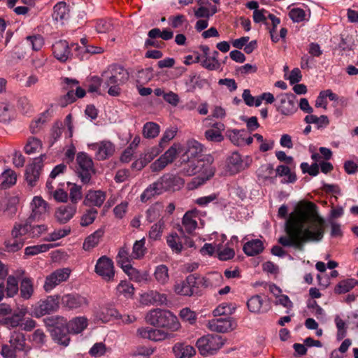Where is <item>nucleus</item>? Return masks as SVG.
<instances>
[{
	"instance_id": "obj_43",
	"label": "nucleus",
	"mask_w": 358,
	"mask_h": 358,
	"mask_svg": "<svg viewBox=\"0 0 358 358\" xmlns=\"http://www.w3.org/2000/svg\"><path fill=\"white\" fill-rule=\"evenodd\" d=\"M276 176L285 178L282 181V183H293L296 180V176L291 171L289 167L285 165H279L275 169Z\"/></svg>"
},
{
	"instance_id": "obj_13",
	"label": "nucleus",
	"mask_w": 358,
	"mask_h": 358,
	"mask_svg": "<svg viewBox=\"0 0 358 358\" xmlns=\"http://www.w3.org/2000/svg\"><path fill=\"white\" fill-rule=\"evenodd\" d=\"M45 159H46V155H41L38 157L35 158L31 164L27 166L25 179L31 187L35 186L36 181L39 179L43 166V162Z\"/></svg>"
},
{
	"instance_id": "obj_50",
	"label": "nucleus",
	"mask_w": 358,
	"mask_h": 358,
	"mask_svg": "<svg viewBox=\"0 0 358 358\" xmlns=\"http://www.w3.org/2000/svg\"><path fill=\"white\" fill-rule=\"evenodd\" d=\"M305 122L308 124H315L318 129L324 128L328 126L329 121L327 115L317 117L314 115H308L305 117Z\"/></svg>"
},
{
	"instance_id": "obj_54",
	"label": "nucleus",
	"mask_w": 358,
	"mask_h": 358,
	"mask_svg": "<svg viewBox=\"0 0 358 358\" xmlns=\"http://www.w3.org/2000/svg\"><path fill=\"white\" fill-rule=\"evenodd\" d=\"M236 309V305L231 303L224 302L220 304L214 310V316L229 315H231Z\"/></svg>"
},
{
	"instance_id": "obj_30",
	"label": "nucleus",
	"mask_w": 358,
	"mask_h": 358,
	"mask_svg": "<svg viewBox=\"0 0 358 358\" xmlns=\"http://www.w3.org/2000/svg\"><path fill=\"white\" fill-rule=\"evenodd\" d=\"M106 199V194L101 190H90L85 197L83 203L88 206L100 207Z\"/></svg>"
},
{
	"instance_id": "obj_17",
	"label": "nucleus",
	"mask_w": 358,
	"mask_h": 358,
	"mask_svg": "<svg viewBox=\"0 0 358 358\" xmlns=\"http://www.w3.org/2000/svg\"><path fill=\"white\" fill-rule=\"evenodd\" d=\"M197 278L189 275L185 280L176 282L173 290L176 294L190 296L195 292Z\"/></svg>"
},
{
	"instance_id": "obj_32",
	"label": "nucleus",
	"mask_w": 358,
	"mask_h": 358,
	"mask_svg": "<svg viewBox=\"0 0 358 358\" xmlns=\"http://www.w3.org/2000/svg\"><path fill=\"white\" fill-rule=\"evenodd\" d=\"M173 352L176 358H191L196 353L193 346L184 343H177L175 344L173 347Z\"/></svg>"
},
{
	"instance_id": "obj_41",
	"label": "nucleus",
	"mask_w": 358,
	"mask_h": 358,
	"mask_svg": "<svg viewBox=\"0 0 358 358\" xmlns=\"http://www.w3.org/2000/svg\"><path fill=\"white\" fill-rule=\"evenodd\" d=\"M27 313V308H21L12 316L6 317L3 321V324L8 328L16 327L20 324V322L22 320Z\"/></svg>"
},
{
	"instance_id": "obj_48",
	"label": "nucleus",
	"mask_w": 358,
	"mask_h": 358,
	"mask_svg": "<svg viewBox=\"0 0 358 358\" xmlns=\"http://www.w3.org/2000/svg\"><path fill=\"white\" fill-rule=\"evenodd\" d=\"M160 132L159 124L153 122H146L143 127V135L146 138H154Z\"/></svg>"
},
{
	"instance_id": "obj_62",
	"label": "nucleus",
	"mask_w": 358,
	"mask_h": 358,
	"mask_svg": "<svg viewBox=\"0 0 358 358\" xmlns=\"http://www.w3.org/2000/svg\"><path fill=\"white\" fill-rule=\"evenodd\" d=\"M164 222L162 220H159L157 223L154 224L149 231L150 238L152 240L159 239L162 234Z\"/></svg>"
},
{
	"instance_id": "obj_47",
	"label": "nucleus",
	"mask_w": 358,
	"mask_h": 358,
	"mask_svg": "<svg viewBox=\"0 0 358 358\" xmlns=\"http://www.w3.org/2000/svg\"><path fill=\"white\" fill-rule=\"evenodd\" d=\"M129 278L138 283H145L149 281V274L148 272H140L132 266L124 271Z\"/></svg>"
},
{
	"instance_id": "obj_45",
	"label": "nucleus",
	"mask_w": 358,
	"mask_h": 358,
	"mask_svg": "<svg viewBox=\"0 0 358 358\" xmlns=\"http://www.w3.org/2000/svg\"><path fill=\"white\" fill-rule=\"evenodd\" d=\"M134 287L129 282L122 280L116 287V294L124 298H132L134 294Z\"/></svg>"
},
{
	"instance_id": "obj_5",
	"label": "nucleus",
	"mask_w": 358,
	"mask_h": 358,
	"mask_svg": "<svg viewBox=\"0 0 358 358\" xmlns=\"http://www.w3.org/2000/svg\"><path fill=\"white\" fill-rule=\"evenodd\" d=\"M31 229V224L28 222H15L10 231V237L3 242L5 250L13 253L20 250L29 237Z\"/></svg>"
},
{
	"instance_id": "obj_29",
	"label": "nucleus",
	"mask_w": 358,
	"mask_h": 358,
	"mask_svg": "<svg viewBox=\"0 0 358 358\" xmlns=\"http://www.w3.org/2000/svg\"><path fill=\"white\" fill-rule=\"evenodd\" d=\"M166 301V295L157 291L150 290L141 295V302L145 305H162Z\"/></svg>"
},
{
	"instance_id": "obj_40",
	"label": "nucleus",
	"mask_w": 358,
	"mask_h": 358,
	"mask_svg": "<svg viewBox=\"0 0 358 358\" xmlns=\"http://www.w3.org/2000/svg\"><path fill=\"white\" fill-rule=\"evenodd\" d=\"M153 275L155 280L161 285H166L169 282V268L164 264L156 266Z\"/></svg>"
},
{
	"instance_id": "obj_8",
	"label": "nucleus",
	"mask_w": 358,
	"mask_h": 358,
	"mask_svg": "<svg viewBox=\"0 0 358 358\" xmlns=\"http://www.w3.org/2000/svg\"><path fill=\"white\" fill-rule=\"evenodd\" d=\"M182 145L180 143H173L162 155L152 162L150 169L152 172L158 173L171 164L177 155L181 152Z\"/></svg>"
},
{
	"instance_id": "obj_20",
	"label": "nucleus",
	"mask_w": 358,
	"mask_h": 358,
	"mask_svg": "<svg viewBox=\"0 0 358 358\" xmlns=\"http://www.w3.org/2000/svg\"><path fill=\"white\" fill-rule=\"evenodd\" d=\"M162 193L171 189L180 187L184 184L182 178L173 174L166 173L159 178L157 181Z\"/></svg>"
},
{
	"instance_id": "obj_38",
	"label": "nucleus",
	"mask_w": 358,
	"mask_h": 358,
	"mask_svg": "<svg viewBox=\"0 0 358 358\" xmlns=\"http://www.w3.org/2000/svg\"><path fill=\"white\" fill-rule=\"evenodd\" d=\"M264 250L263 243L259 239H254L245 243L243 251L248 256H255Z\"/></svg>"
},
{
	"instance_id": "obj_18",
	"label": "nucleus",
	"mask_w": 358,
	"mask_h": 358,
	"mask_svg": "<svg viewBox=\"0 0 358 358\" xmlns=\"http://www.w3.org/2000/svg\"><path fill=\"white\" fill-rule=\"evenodd\" d=\"M236 322L231 317L215 318L208 321L207 327L211 331L225 333L236 329Z\"/></svg>"
},
{
	"instance_id": "obj_25",
	"label": "nucleus",
	"mask_w": 358,
	"mask_h": 358,
	"mask_svg": "<svg viewBox=\"0 0 358 358\" xmlns=\"http://www.w3.org/2000/svg\"><path fill=\"white\" fill-rule=\"evenodd\" d=\"M52 53L55 57L62 62H66L71 55V48L65 40H59L52 45Z\"/></svg>"
},
{
	"instance_id": "obj_36",
	"label": "nucleus",
	"mask_w": 358,
	"mask_h": 358,
	"mask_svg": "<svg viewBox=\"0 0 358 358\" xmlns=\"http://www.w3.org/2000/svg\"><path fill=\"white\" fill-rule=\"evenodd\" d=\"M134 259L129 254V249L126 247L122 248L117 255V264L124 271L129 269L132 266L131 262Z\"/></svg>"
},
{
	"instance_id": "obj_61",
	"label": "nucleus",
	"mask_w": 358,
	"mask_h": 358,
	"mask_svg": "<svg viewBox=\"0 0 358 358\" xmlns=\"http://www.w3.org/2000/svg\"><path fill=\"white\" fill-rule=\"evenodd\" d=\"M166 242L172 251L176 253H180L182 249V245L179 241V236L177 234H171L167 237Z\"/></svg>"
},
{
	"instance_id": "obj_46",
	"label": "nucleus",
	"mask_w": 358,
	"mask_h": 358,
	"mask_svg": "<svg viewBox=\"0 0 358 358\" xmlns=\"http://www.w3.org/2000/svg\"><path fill=\"white\" fill-rule=\"evenodd\" d=\"M20 296L24 299H29L34 294V284L31 278H25L20 283Z\"/></svg>"
},
{
	"instance_id": "obj_27",
	"label": "nucleus",
	"mask_w": 358,
	"mask_h": 358,
	"mask_svg": "<svg viewBox=\"0 0 358 358\" xmlns=\"http://www.w3.org/2000/svg\"><path fill=\"white\" fill-rule=\"evenodd\" d=\"M219 52L214 50L210 55L205 57L197 56L195 62H199L202 67L209 71H216L220 69L221 64L218 60Z\"/></svg>"
},
{
	"instance_id": "obj_35",
	"label": "nucleus",
	"mask_w": 358,
	"mask_h": 358,
	"mask_svg": "<svg viewBox=\"0 0 358 358\" xmlns=\"http://www.w3.org/2000/svg\"><path fill=\"white\" fill-rule=\"evenodd\" d=\"M95 317L97 320L106 323L113 318H118L119 312L113 307L103 306L96 312Z\"/></svg>"
},
{
	"instance_id": "obj_39",
	"label": "nucleus",
	"mask_w": 358,
	"mask_h": 358,
	"mask_svg": "<svg viewBox=\"0 0 358 358\" xmlns=\"http://www.w3.org/2000/svg\"><path fill=\"white\" fill-rule=\"evenodd\" d=\"M247 131L244 129H231L228 130L227 136L231 142L237 146H243L245 145V137Z\"/></svg>"
},
{
	"instance_id": "obj_28",
	"label": "nucleus",
	"mask_w": 358,
	"mask_h": 358,
	"mask_svg": "<svg viewBox=\"0 0 358 358\" xmlns=\"http://www.w3.org/2000/svg\"><path fill=\"white\" fill-rule=\"evenodd\" d=\"M77 207L74 204L62 206L56 210L55 216L60 224H65L74 216Z\"/></svg>"
},
{
	"instance_id": "obj_53",
	"label": "nucleus",
	"mask_w": 358,
	"mask_h": 358,
	"mask_svg": "<svg viewBox=\"0 0 358 358\" xmlns=\"http://www.w3.org/2000/svg\"><path fill=\"white\" fill-rule=\"evenodd\" d=\"M19 291L18 280L16 277L9 275L6 280L5 292L8 297H13Z\"/></svg>"
},
{
	"instance_id": "obj_51",
	"label": "nucleus",
	"mask_w": 358,
	"mask_h": 358,
	"mask_svg": "<svg viewBox=\"0 0 358 358\" xmlns=\"http://www.w3.org/2000/svg\"><path fill=\"white\" fill-rule=\"evenodd\" d=\"M41 149V141L35 137L29 138L24 146V152L28 155L39 152Z\"/></svg>"
},
{
	"instance_id": "obj_21",
	"label": "nucleus",
	"mask_w": 358,
	"mask_h": 358,
	"mask_svg": "<svg viewBox=\"0 0 358 358\" xmlns=\"http://www.w3.org/2000/svg\"><path fill=\"white\" fill-rule=\"evenodd\" d=\"M62 304L66 308L73 310L83 308L88 306L87 299L79 294H65L62 298Z\"/></svg>"
},
{
	"instance_id": "obj_16",
	"label": "nucleus",
	"mask_w": 358,
	"mask_h": 358,
	"mask_svg": "<svg viewBox=\"0 0 358 358\" xmlns=\"http://www.w3.org/2000/svg\"><path fill=\"white\" fill-rule=\"evenodd\" d=\"M70 273L71 270L68 268L57 269L46 277L43 285L44 289L46 292H50L61 282L66 281Z\"/></svg>"
},
{
	"instance_id": "obj_59",
	"label": "nucleus",
	"mask_w": 358,
	"mask_h": 358,
	"mask_svg": "<svg viewBox=\"0 0 358 358\" xmlns=\"http://www.w3.org/2000/svg\"><path fill=\"white\" fill-rule=\"evenodd\" d=\"M145 238L136 241L134 243L131 253V257L134 258V259H141L144 256L145 252Z\"/></svg>"
},
{
	"instance_id": "obj_31",
	"label": "nucleus",
	"mask_w": 358,
	"mask_h": 358,
	"mask_svg": "<svg viewBox=\"0 0 358 358\" xmlns=\"http://www.w3.org/2000/svg\"><path fill=\"white\" fill-rule=\"evenodd\" d=\"M244 169L243 162L240 154L234 152L227 159V169L230 175L236 174Z\"/></svg>"
},
{
	"instance_id": "obj_57",
	"label": "nucleus",
	"mask_w": 358,
	"mask_h": 358,
	"mask_svg": "<svg viewBox=\"0 0 358 358\" xmlns=\"http://www.w3.org/2000/svg\"><path fill=\"white\" fill-rule=\"evenodd\" d=\"M1 208L6 215L10 217H13L17 212L15 199L13 198L3 201Z\"/></svg>"
},
{
	"instance_id": "obj_22",
	"label": "nucleus",
	"mask_w": 358,
	"mask_h": 358,
	"mask_svg": "<svg viewBox=\"0 0 358 358\" xmlns=\"http://www.w3.org/2000/svg\"><path fill=\"white\" fill-rule=\"evenodd\" d=\"M31 218L34 220H39L45 215L48 213V203L41 196H36L31 203Z\"/></svg>"
},
{
	"instance_id": "obj_26",
	"label": "nucleus",
	"mask_w": 358,
	"mask_h": 358,
	"mask_svg": "<svg viewBox=\"0 0 358 358\" xmlns=\"http://www.w3.org/2000/svg\"><path fill=\"white\" fill-rule=\"evenodd\" d=\"M210 127L204 133L206 139L213 143L222 142L224 140L222 132L225 129L224 124L222 122H216L213 123Z\"/></svg>"
},
{
	"instance_id": "obj_55",
	"label": "nucleus",
	"mask_w": 358,
	"mask_h": 358,
	"mask_svg": "<svg viewBox=\"0 0 358 358\" xmlns=\"http://www.w3.org/2000/svg\"><path fill=\"white\" fill-rule=\"evenodd\" d=\"M160 194H162V192L157 185V182H155L149 185L141 194V200L143 202H145L155 195H159Z\"/></svg>"
},
{
	"instance_id": "obj_15",
	"label": "nucleus",
	"mask_w": 358,
	"mask_h": 358,
	"mask_svg": "<svg viewBox=\"0 0 358 358\" xmlns=\"http://www.w3.org/2000/svg\"><path fill=\"white\" fill-rule=\"evenodd\" d=\"M95 272L106 281L113 280L115 276L113 261L106 256L100 257L95 265Z\"/></svg>"
},
{
	"instance_id": "obj_42",
	"label": "nucleus",
	"mask_w": 358,
	"mask_h": 358,
	"mask_svg": "<svg viewBox=\"0 0 358 358\" xmlns=\"http://www.w3.org/2000/svg\"><path fill=\"white\" fill-rule=\"evenodd\" d=\"M52 17L57 21L67 20L69 17V9L67 4L64 1L57 3L54 6Z\"/></svg>"
},
{
	"instance_id": "obj_37",
	"label": "nucleus",
	"mask_w": 358,
	"mask_h": 358,
	"mask_svg": "<svg viewBox=\"0 0 358 358\" xmlns=\"http://www.w3.org/2000/svg\"><path fill=\"white\" fill-rule=\"evenodd\" d=\"M10 345L15 348L16 351H24L27 352L30 348L26 346V339L22 334H13L9 341Z\"/></svg>"
},
{
	"instance_id": "obj_9",
	"label": "nucleus",
	"mask_w": 358,
	"mask_h": 358,
	"mask_svg": "<svg viewBox=\"0 0 358 358\" xmlns=\"http://www.w3.org/2000/svg\"><path fill=\"white\" fill-rule=\"evenodd\" d=\"M136 333L139 337L155 342L163 341L173 337V334L165 329L150 327H140L137 329Z\"/></svg>"
},
{
	"instance_id": "obj_49",
	"label": "nucleus",
	"mask_w": 358,
	"mask_h": 358,
	"mask_svg": "<svg viewBox=\"0 0 358 358\" xmlns=\"http://www.w3.org/2000/svg\"><path fill=\"white\" fill-rule=\"evenodd\" d=\"M53 245L50 243H43L41 245H35L27 246L24 249V255L26 256H34L42 252L48 251L53 248Z\"/></svg>"
},
{
	"instance_id": "obj_7",
	"label": "nucleus",
	"mask_w": 358,
	"mask_h": 358,
	"mask_svg": "<svg viewBox=\"0 0 358 358\" xmlns=\"http://www.w3.org/2000/svg\"><path fill=\"white\" fill-rule=\"evenodd\" d=\"M76 173L83 183L90 182L94 173L92 158L85 152H79L76 157Z\"/></svg>"
},
{
	"instance_id": "obj_52",
	"label": "nucleus",
	"mask_w": 358,
	"mask_h": 358,
	"mask_svg": "<svg viewBox=\"0 0 358 358\" xmlns=\"http://www.w3.org/2000/svg\"><path fill=\"white\" fill-rule=\"evenodd\" d=\"M356 285H357V280L348 278L341 281L335 287V292L338 294H344L350 292Z\"/></svg>"
},
{
	"instance_id": "obj_63",
	"label": "nucleus",
	"mask_w": 358,
	"mask_h": 358,
	"mask_svg": "<svg viewBox=\"0 0 358 358\" xmlns=\"http://www.w3.org/2000/svg\"><path fill=\"white\" fill-rule=\"evenodd\" d=\"M229 191L230 194L233 197H236L241 201L245 199L247 196V191L245 188L238 184H234L233 185H231L229 189Z\"/></svg>"
},
{
	"instance_id": "obj_2",
	"label": "nucleus",
	"mask_w": 358,
	"mask_h": 358,
	"mask_svg": "<svg viewBox=\"0 0 358 358\" xmlns=\"http://www.w3.org/2000/svg\"><path fill=\"white\" fill-rule=\"evenodd\" d=\"M213 162L214 157L211 155H206L199 160L182 161L184 165L181 173L184 176H193L200 171L203 174V177L199 176L192 179L189 185L190 189L197 187L213 176L215 171V167L212 166Z\"/></svg>"
},
{
	"instance_id": "obj_4",
	"label": "nucleus",
	"mask_w": 358,
	"mask_h": 358,
	"mask_svg": "<svg viewBox=\"0 0 358 358\" xmlns=\"http://www.w3.org/2000/svg\"><path fill=\"white\" fill-rule=\"evenodd\" d=\"M146 322L153 327H158L173 334L181 328L178 317L170 310L155 308L145 315Z\"/></svg>"
},
{
	"instance_id": "obj_10",
	"label": "nucleus",
	"mask_w": 358,
	"mask_h": 358,
	"mask_svg": "<svg viewBox=\"0 0 358 358\" xmlns=\"http://www.w3.org/2000/svg\"><path fill=\"white\" fill-rule=\"evenodd\" d=\"M199 224L203 227L204 222L201 219V213L194 209L185 213L182 220V228L187 234H192L199 227Z\"/></svg>"
},
{
	"instance_id": "obj_24",
	"label": "nucleus",
	"mask_w": 358,
	"mask_h": 358,
	"mask_svg": "<svg viewBox=\"0 0 358 358\" xmlns=\"http://www.w3.org/2000/svg\"><path fill=\"white\" fill-rule=\"evenodd\" d=\"M247 306L251 313L257 314L266 313L269 310L266 297L257 294L251 296L248 300Z\"/></svg>"
},
{
	"instance_id": "obj_3",
	"label": "nucleus",
	"mask_w": 358,
	"mask_h": 358,
	"mask_svg": "<svg viewBox=\"0 0 358 358\" xmlns=\"http://www.w3.org/2000/svg\"><path fill=\"white\" fill-rule=\"evenodd\" d=\"M103 87L108 88V93L113 96L120 95V86L129 79V73L122 66L113 64L101 73Z\"/></svg>"
},
{
	"instance_id": "obj_58",
	"label": "nucleus",
	"mask_w": 358,
	"mask_h": 358,
	"mask_svg": "<svg viewBox=\"0 0 358 358\" xmlns=\"http://www.w3.org/2000/svg\"><path fill=\"white\" fill-rule=\"evenodd\" d=\"M71 186L69 189V197L72 204L76 205L83 197L82 187L75 183H68Z\"/></svg>"
},
{
	"instance_id": "obj_56",
	"label": "nucleus",
	"mask_w": 358,
	"mask_h": 358,
	"mask_svg": "<svg viewBox=\"0 0 358 358\" xmlns=\"http://www.w3.org/2000/svg\"><path fill=\"white\" fill-rule=\"evenodd\" d=\"M71 233L70 227H65L64 229H55L53 232L48 234L43 240L45 241L51 242L57 241L62 238L68 236Z\"/></svg>"
},
{
	"instance_id": "obj_33",
	"label": "nucleus",
	"mask_w": 358,
	"mask_h": 358,
	"mask_svg": "<svg viewBox=\"0 0 358 358\" xmlns=\"http://www.w3.org/2000/svg\"><path fill=\"white\" fill-rule=\"evenodd\" d=\"M104 234L103 229H98L94 233L85 238L83 243V249L85 251H90L98 245Z\"/></svg>"
},
{
	"instance_id": "obj_11",
	"label": "nucleus",
	"mask_w": 358,
	"mask_h": 358,
	"mask_svg": "<svg viewBox=\"0 0 358 358\" xmlns=\"http://www.w3.org/2000/svg\"><path fill=\"white\" fill-rule=\"evenodd\" d=\"M59 308V297L57 296H49L43 300H41L35 307L34 315L36 317L50 314Z\"/></svg>"
},
{
	"instance_id": "obj_34",
	"label": "nucleus",
	"mask_w": 358,
	"mask_h": 358,
	"mask_svg": "<svg viewBox=\"0 0 358 358\" xmlns=\"http://www.w3.org/2000/svg\"><path fill=\"white\" fill-rule=\"evenodd\" d=\"M88 325V320L85 317H76L68 323L66 327L69 333L78 334L84 331Z\"/></svg>"
},
{
	"instance_id": "obj_12",
	"label": "nucleus",
	"mask_w": 358,
	"mask_h": 358,
	"mask_svg": "<svg viewBox=\"0 0 358 358\" xmlns=\"http://www.w3.org/2000/svg\"><path fill=\"white\" fill-rule=\"evenodd\" d=\"M56 325L50 330L53 340L58 344L67 346L70 341L69 329L66 327V320L63 317L57 318Z\"/></svg>"
},
{
	"instance_id": "obj_6",
	"label": "nucleus",
	"mask_w": 358,
	"mask_h": 358,
	"mask_svg": "<svg viewBox=\"0 0 358 358\" xmlns=\"http://www.w3.org/2000/svg\"><path fill=\"white\" fill-rule=\"evenodd\" d=\"M225 340L221 336L206 335L199 338L196 345L202 355L213 354L224 344Z\"/></svg>"
},
{
	"instance_id": "obj_14",
	"label": "nucleus",
	"mask_w": 358,
	"mask_h": 358,
	"mask_svg": "<svg viewBox=\"0 0 358 358\" xmlns=\"http://www.w3.org/2000/svg\"><path fill=\"white\" fill-rule=\"evenodd\" d=\"M203 146L196 140L188 141L185 146H182L181 152H183L182 161L199 160L205 155H202Z\"/></svg>"
},
{
	"instance_id": "obj_23",
	"label": "nucleus",
	"mask_w": 358,
	"mask_h": 358,
	"mask_svg": "<svg viewBox=\"0 0 358 358\" xmlns=\"http://www.w3.org/2000/svg\"><path fill=\"white\" fill-rule=\"evenodd\" d=\"M90 148L95 152V156L98 160H104L113 155L115 152V146L108 141L94 143L90 145Z\"/></svg>"
},
{
	"instance_id": "obj_60",
	"label": "nucleus",
	"mask_w": 358,
	"mask_h": 358,
	"mask_svg": "<svg viewBox=\"0 0 358 358\" xmlns=\"http://www.w3.org/2000/svg\"><path fill=\"white\" fill-rule=\"evenodd\" d=\"M97 213V210L94 208L86 210L80 218V225L82 227H87L92 224L96 217Z\"/></svg>"
},
{
	"instance_id": "obj_1",
	"label": "nucleus",
	"mask_w": 358,
	"mask_h": 358,
	"mask_svg": "<svg viewBox=\"0 0 358 358\" xmlns=\"http://www.w3.org/2000/svg\"><path fill=\"white\" fill-rule=\"evenodd\" d=\"M285 231L286 235L279 238V243L303 250L304 243L322 239L324 220L318 215L315 203L301 201L289 215Z\"/></svg>"
},
{
	"instance_id": "obj_64",
	"label": "nucleus",
	"mask_w": 358,
	"mask_h": 358,
	"mask_svg": "<svg viewBox=\"0 0 358 358\" xmlns=\"http://www.w3.org/2000/svg\"><path fill=\"white\" fill-rule=\"evenodd\" d=\"M179 315L183 321L187 322L190 324H193L196 322V315L195 312L192 311L189 308H182L180 311Z\"/></svg>"
},
{
	"instance_id": "obj_19",
	"label": "nucleus",
	"mask_w": 358,
	"mask_h": 358,
	"mask_svg": "<svg viewBox=\"0 0 358 358\" xmlns=\"http://www.w3.org/2000/svg\"><path fill=\"white\" fill-rule=\"evenodd\" d=\"M275 106L277 110L283 115L289 116L296 111L293 94H280L278 96V103Z\"/></svg>"
},
{
	"instance_id": "obj_44",
	"label": "nucleus",
	"mask_w": 358,
	"mask_h": 358,
	"mask_svg": "<svg viewBox=\"0 0 358 358\" xmlns=\"http://www.w3.org/2000/svg\"><path fill=\"white\" fill-rule=\"evenodd\" d=\"M0 179L1 188L7 189L16 183L17 175L14 171L6 169L2 173Z\"/></svg>"
}]
</instances>
